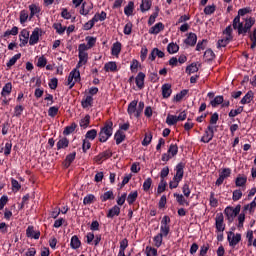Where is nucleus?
I'll return each instance as SVG.
<instances>
[{
  "instance_id": "24",
  "label": "nucleus",
  "mask_w": 256,
  "mask_h": 256,
  "mask_svg": "<svg viewBox=\"0 0 256 256\" xmlns=\"http://www.w3.org/2000/svg\"><path fill=\"white\" fill-rule=\"evenodd\" d=\"M19 59H21V53H18L16 55H14L8 62H7V67L8 69H11L13 67V65H15L17 63V61H19Z\"/></svg>"
},
{
  "instance_id": "49",
  "label": "nucleus",
  "mask_w": 256,
  "mask_h": 256,
  "mask_svg": "<svg viewBox=\"0 0 256 256\" xmlns=\"http://www.w3.org/2000/svg\"><path fill=\"white\" fill-rule=\"evenodd\" d=\"M95 201V195L89 194L86 197H84L83 203L84 205H91V203H94Z\"/></svg>"
},
{
  "instance_id": "5",
  "label": "nucleus",
  "mask_w": 256,
  "mask_h": 256,
  "mask_svg": "<svg viewBox=\"0 0 256 256\" xmlns=\"http://www.w3.org/2000/svg\"><path fill=\"white\" fill-rule=\"evenodd\" d=\"M224 220L225 218L223 216V213L216 214L215 225H216L217 231H219L220 233H223V231H225Z\"/></svg>"
},
{
  "instance_id": "14",
  "label": "nucleus",
  "mask_w": 256,
  "mask_h": 256,
  "mask_svg": "<svg viewBox=\"0 0 256 256\" xmlns=\"http://www.w3.org/2000/svg\"><path fill=\"white\" fill-rule=\"evenodd\" d=\"M37 43H39V28L34 29L29 40V45H37Z\"/></svg>"
},
{
  "instance_id": "29",
  "label": "nucleus",
  "mask_w": 256,
  "mask_h": 256,
  "mask_svg": "<svg viewBox=\"0 0 256 256\" xmlns=\"http://www.w3.org/2000/svg\"><path fill=\"white\" fill-rule=\"evenodd\" d=\"M119 53H121V42H116L112 46V55L119 57Z\"/></svg>"
},
{
  "instance_id": "52",
  "label": "nucleus",
  "mask_w": 256,
  "mask_h": 256,
  "mask_svg": "<svg viewBox=\"0 0 256 256\" xmlns=\"http://www.w3.org/2000/svg\"><path fill=\"white\" fill-rule=\"evenodd\" d=\"M19 28L17 26H14L11 30H7L4 32V37H9V35H18Z\"/></svg>"
},
{
  "instance_id": "57",
  "label": "nucleus",
  "mask_w": 256,
  "mask_h": 256,
  "mask_svg": "<svg viewBox=\"0 0 256 256\" xmlns=\"http://www.w3.org/2000/svg\"><path fill=\"white\" fill-rule=\"evenodd\" d=\"M153 139V135H151V133L149 134H145V137L142 141V145L144 147H147V145H149V143H151V140Z\"/></svg>"
},
{
  "instance_id": "60",
  "label": "nucleus",
  "mask_w": 256,
  "mask_h": 256,
  "mask_svg": "<svg viewBox=\"0 0 256 256\" xmlns=\"http://www.w3.org/2000/svg\"><path fill=\"white\" fill-rule=\"evenodd\" d=\"M219 176L222 177L223 179H227V177L231 176V170L229 168H224L220 172Z\"/></svg>"
},
{
  "instance_id": "27",
  "label": "nucleus",
  "mask_w": 256,
  "mask_h": 256,
  "mask_svg": "<svg viewBox=\"0 0 256 256\" xmlns=\"http://www.w3.org/2000/svg\"><path fill=\"white\" fill-rule=\"evenodd\" d=\"M136 113H137V100H134L128 105V114L135 115Z\"/></svg>"
},
{
  "instance_id": "25",
  "label": "nucleus",
  "mask_w": 256,
  "mask_h": 256,
  "mask_svg": "<svg viewBox=\"0 0 256 256\" xmlns=\"http://www.w3.org/2000/svg\"><path fill=\"white\" fill-rule=\"evenodd\" d=\"M152 2L151 0H142V3L140 5V9L142 13H145V11H149L151 9Z\"/></svg>"
},
{
  "instance_id": "2",
  "label": "nucleus",
  "mask_w": 256,
  "mask_h": 256,
  "mask_svg": "<svg viewBox=\"0 0 256 256\" xmlns=\"http://www.w3.org/2000/svg\"><path fill=\"white\" fill-rule=\"evenodd\" d=\"M224 213L229 221V223H233L235 217L241 213V205H237L234 209L233 207H227L224 210Z\"/></svg>"
},
{
  "instance_id": "26",
  "label": "nucleus",
  "mask_w": 256,
  "mask_h": 256,
  "mask_svg": "<svg viewBox=\"0 0 256 256\" xmlns=\"http://www.w3.org/2000/svg\"><path fill=\"white\" fill-rule=\"evenodd\" d=\"M70 246L72 249H79V247H81V240H79V237L73 236L71 238Z\"/></svg>"
},
{
  "instance_id": "4",
  "label": "nucleus",
  "mask_w": 256,
  "mask_h": 256,
  "mask_svg": "<svg viewBox=\"0 0 256 256\" xmlns=\"http://www.w3.org/2000/svg\"><path fill=\"white\" fill-rule=\"evenodd\" d=\"M233 29L238 31V35H245V26H243V22H241V18L236 16L232 23Z\"/></svg>"
},
{
  "instance_id": "39",
  "label": "nucleus",
  "mask_w": 256,
  "mask_h": 256,
  "mask_svg": "<svg viewBox=\"0 0 256 256\" xmlns=\"http://www.w3.org/2000/svg\"><path fill=\"white\" fill-rule=\"evenodd\" d=\"M138 193L137 191L131 192L128 197H127V201L129 203V205H133L135 203V201H137V197H138Z\"/></svg>"
},
{
  "instance_id": "43",
  "label": "nucleus",
  "mask_w": 256,
  "mask_h": 256,
  "mask_svg": "<svg viewBox=\"0 0 256 256\" xmlns=\"http://www.w3.org/2000/svg\"><path fill=\"white\" fill-rule=\"evenodd\" d=\"M86 41H87L88 49H91V48L95 47V43H97V38H95L93 36H87Z\"/></svg>"
},
{
  "instance_id": "42",
  "label": "nucleus",
  "mask_w": 256,
  "mask_h": 256,
  "mask_svg": "<svg viewBox=\"0 0 256 256\" xmlns=\"http://www.w3.org/2000/svg\"><path fill=\"white\" fill-rule=\"evenodd\" d=\"M225 38L226 39H230L231 41H233V28L231 27V25H229L228 27H226V29L223 31Z\"/></svg>"
},
{
  "instance_id": "37",
  "label": "nucleus",
  "mask_w": 256,
  "mask_h": 256,
  "mask_svg": "<svg viewBox=\"0 0 256 256\" xmlns=\"http://www.w3.org/2000/svg\"><path fill=\"white\" fill-rule=\"evenodd\" d=\"M199 71V67H197V63H192L186 67V73L191 75V73H197Z\"/></svg>"
},
{
  "instance_id": "21",
  "label": "nucleus",
  "mask_w": 256,
  "mask_h": 256,
  "mask_svg": "<svg viewBox=\"0 0 256 256\" xmlns=\"http://www.w3.org/2000/svg\"><path fill=\"white\" fill-rule=\"evenodd\" d=\"M12 89H13V85L11 84V82L6 83L1 92L2 97L11 95Z\"/></svg>"
},
{
  "instance_id": "30",
  "label": "nucleus",
  "mask_w": 256,
  "mask_h": 256,
  "mask_svg": "<svg viewBox=\"0 0 256 256\" xmlns=\"http://www.w3.org/2000/svg\"><path fill=\"white\" fill-rule=\"evenodd\" d=\"M69 147V139L67 138H62L57 142V149H65Z\"/></svg>"
},
{
  "instance_id": "47",
  "label": "nucleus",
  "mask_w": 256,
  "mask_h": 256,
  "mask_svg": "<svg viewBox=\"0 0 256 256\" xmlns=\"http://www.w3.org/2000/svg\"><path fill=\"white\" fill-rule=\"evenodd\" d=\"M207 48V39H203L201 42L197 43L196 51H205Z\"/></svg>"
},
{
  "instance_id": "12",
  "label": "nucleus",
  "mask_w": 256,
  "mask_h": 256,
  "mask_svg": "<svg viewBox=\"0 0 256 256\" xmlns=\"http://www.w3.org/2000/svg\"><path fill=\"white\" fill-rule=\"evenodd\" d=\"M171 93H173V90H171V84H164L162 85V96L164 99H169L171 97Z\"/></svg>"
},
{
  "instance_id": "48",
  "label": "nucleus",
  "mask_w": 256,
  "mask_h": 256,
  "mask_svg": "<svg viewBox=\"0 0 256 256\" xmlns=\"http://www.w3.org/2000/svg\"><path fill=\"white\" fill-rule=\"evenodd\" d=\"M53 28L56 30V32L59 35H63V33H65V27H63V25H61V23H54L53 24Z\"/></svg>"
},
{
  "instance_id": "11",
  "label": "nucleus",
  "mask_w": 256,
  "mask_h": 256,
  "mask_svg": "<svg viewBox=\"0 0 256 256\" xmlns=\"http://www.w3.org/2000/svg\"><path fill=\"white\" fill-rule=\"evenodd\" d=\"M136 85L138 89H143L145 86V73L139 72L138 75L136 76Z\"/></svg>"
},
{
  "instance_id": "15",
  "label": "nucleus",
  "mask_w": 256,
  "mask_h": 256,
  "mask_svg": "<svg viewBox=\"0 0 256 256\" xmlns=\"http://www.w3.org/2000/svg\"><path fill=\"white\" fill-rule=\"evenodd\" d=\"M26 235L31 239H39V237H41V232H35V230H33V226H29L26 230Z\"/></svg>"
},
{
  "instance_id": "62",
  "label": "nucleus",
  "mask_w": 256,
  "mask_h": 256,
  "mask_svg": "<svg viewBox=\"0 0 256 256\" xmlns=\"http://www.w3.org/2000/svg\"><path fill=\"white\" fill-rule=\"evenodd\" d=\"M241 197H243V192H241V190H235L233 192V196H232L233 201H239Z\"/></svg>"
},
{
  "instance_id": "56",
  "label": "nucleus",
  "mask_w": 256,
  "mask_h": 256,
  "mask_svg": "<svg viewBox=\"0 0 256 256\" xmlns=\"http://www.w3.org/2000/svg\"><path fill=\"white\" fill-rule=\"evenodd\" d=\"M210 205L211 207H217L219 205V201L215 198V192L210 193Z\"/></svg>"
},
{
  "instance_id": "16",
  "label": "nucleus",
  "mask_w": 256,
  "mask_h": 256,
  "mask_svg": "<svg viewBox=\"0 0 256 256\" xmlns=\"http://www.w3.org/2000/svg\"><path fill=\"white\" fill-rule=\"evenodd\" d=\"M163 29H165V26L163 25V23L159 22L155 26L150 28L149 33L150 35H157L158 33H161Z\"/></svg>"
},
{
  "instance_id": "51",
  "label": "nucleus",
  "mask_w": 256,
  "mask_h": 256,
  "mask_svg": "<svg viewBox=\"0 0 256 256\" xmlns=\"http://www.w3.org/2000/svg\"><path fill=\"white\" fill-rule=\"evenodd\" d=\"M223 103V96H216L214 100L210 102L212 107H217V105H221Z\"/></svg>"
},
{
  "instance_id": "13",
  "label": "nucleus",
  "mask_w": 256,
  "mask_h": 256,
  "mask_svg": "<svg viewBox=\"0 0 256 256\" xmlns=\"http://www.w3.org/2000/svg\"><path fill=\"white\" fill-rule=\"evenodd\" d=\"M121 213V208L117 205H115L114 207H112L107 214L108 219H113V217H119Z\"/></svg>"
},
{
  "instance_id": "33",
  "label": "nucleus",
  "mask_w": 256,
  "mask_h": 256,
  "mask_svg": "<svg viewBox=\"0 0 256 256\" xmlns=\"http://www.w3.org/2000/svg\"><path fill=\"white\" fill-rule=\"evenodd\" d=\"M167 51L168 53H170V55H173L174 53H177L179 51V45L172 42L168 44Z\"/></svg>"
},
{
  "instance_id": "58",
  "label": "nucleus",
  "mask_w": 256,
  "mask_h": 256,
  "mask_svg": "<svg viewBox=\"0 0 256 256\" xmlns=\"http://www.w3.org/2000/svg\"><path fill=\"white\" fill-rule=\"evenodd\" d=\"M97 137V130L92 129L86 133V139L93 141Z\"/></svg>"
},
{
  "instance_id": "53",
  "label": "nucleus",
  "mask_w": 256,
  "mask_h": 256,
  "mask_svg": "<svg viewBox=\"0 0 256 256\" xmlns=\"http://www.w3.org/2000/svg\"><path fill=\"white\" fill-rule=\"evenodd\" d=\"M143 109H145V103L139 102L138 108H136V113L134 114L135 117H140L141 113H143Z\"/></svg>"
},
{
  "instance_id": "18",
  "label": "nucleus",
  "mask_w": 256,
  "mask_h": 256,
  "mask_svg": "<svg viewBox=\"0 0 256 256\" xmlns=\"http://www.w3.org/2000/svg\"><path fill=\"white\" fill-rule=\"evenodd\" d=\"M79 62L77 64V67H81V64L85 65L89 59V54L87 52H79Z\"/></svg>"
},
{
  "instance_id": "19",
  "label": "nucleus",
  "mask_w": 256,
  "mask_h": 256,
  "mask_svg": "<svg viewBox=\"0 0 256 256\" xmlns=\"http://www.w3.org/2000/svg\"><path fill=\"white\" fill-rule=\"evenodd\" d=\"M253 91H248L247 94L241 99L240 103L242 105H247V103H250L251 101H253Z\"/></svg>"
},
{
  "instance_id": "9",
  "label": "nucleus",
  "mask_w": 256,
  "mask_h": 256,
  "mask_svg": "<svg viewBox=\"0 0 256 256\" xmlns=\"http://www.w3.org/2000/svg\"><path fill=\"white\" fill-rule=\"evenodd\" d=\"M29 43V31L23 29L20 33V47H25Z\"/></svg>"
},
{
  "instance_id": "10",
  "label": "nucleus",
  "mask_w": 256,
  "mask_h": 256,
  "mask_svg": "<svg viewBox=\"0 0 256 256\" xmlns=\"http://www.w3.org/2000/svg\"><path fill=\"white\" fill-rule=\"evenodd\" d=\"M185 168V166L183 165V162H180L177 164L176 166V174L174 175V179H178V181H181V179H183V169Z\"/></svg>"
},
{
  "instance_id": "32",
  "label": "nucleus",
  "mask_w": 256,
  "mask_h": 256,
  "mask_svg": "<svg viewBox=\"0 0 256 256\" xmlns=\"http://www.w3.org/2000/svg\"><path fill=\"white\" fill-rule=\"evenodd\" d=\"M247 183V177L245 176H238L235 180L236 187H244Z\"/></svg>"
},
{
  "instance_id": "54",
  "label": "nucleus",
  "mask_w": 256,
  "mask_h": 256,
  "mask_svg": "<svg viewBox=\"0 0 256 256\" xmlns=\"http://www.w3.org/2000/svg\"><path fill=\"white\" fill-rule=\"evenodd\" d=\"M151 185H153V180L151 178H147L143 183V190L149 191V189H151Z\"/></svg>"
},
{
  "instance_id": "63",
  "label": "nucleus",
  "mask_w": 256,
  "mask_h": 256,
  "mask_svg": "<svg viewBox=\"0 0 256 256\" xmlns=\"http://www.w3.org/2000/svg\"><path fill=\"white\" fill-rule=\"evenodd\" d=\"M146 255L147 256H157V249L147 246L146 247Z\"/></svg>"
},
{
  "instance_id": "38",
  "label": "nucleus",
  "mask_w": 256,
  "mask_h": 256,
  "mask_svg": "<svg viewBox=\"0 0 256 256\" xmlns=\"http://www.w3.org/2000/svg\"><path fill=\"white\" fill-rule=\"evenodd\" d=\"M104 69L107 72H109V71L115 72V71H117V63L108 62V63L105 64Z\"/></svg>"
},
{
  "instance_id": "8",
  "label": "nucleus",
  "mask_w": 256,
  "mask_h": 256,
  "mask_svg": "<svg viewBox=\"0 0 256 256\" xmlns=\"http://www.w3.org/2000/svg\"><path fill=\"white\" fill-rule=\"evenodd\" d=\"M186 45H190V47H195L197 45V34L189 33L187 38L184 40Z\"/></svg>"
},
{
  "instance_id": "50",
  "label": "nucleus",
  "mask_w": 256,
  "mask_h": 256,
  "mask_svg": "<svg viewBox=\"0 0 256 256\" xmlns=\"http://www.w3.org/2000/svg\"><path fill=\"white\" fill-rule=\"evenodd\" d=\"M189 93V90H182L180 93L176 94V96L174 97V101H181L183 99V97H185L187 94Z\"/></svg>"
},
{
  "instance_id": "34",
  "label": "nucleus",
  "mask_w": 256,
  "mask_h": 256,
  "mask_svg": "<svg viewBox=\"0 0 256 256\" xmlns=\"http://www.w3.org/2000/svg\"><path fill=\"white\" fill-rule=\"evenodd\" d=\"M204 59H206V61H213L215 59V52H213L212 49H207L204 52Z\"/></svg>"
},
{
  "instance_id": "20",
  "label": "nucleus",
  "mask_w": 256,
  "mask_h": 256,
  "mask_svg": "<svg viewBox=\"0 0 256 256\" xmlns=\"http://www.w3.org/2000/svg\"><path fill=\"white\" fill-rule=\"evenodd\" d=\"M255 25V19L249 18L246 19L244 24V35L251 30V28Z\"/></svg>"
},
{
  "instance_id": "46",
  "label": "nucleus",
  "mask_w": 256,
  "mask_h": 256,
  "mask_svg": "<svg viewBox=\"0 0 256 256\" xmlns=\"http://www.w3.org/2000/svg\"><path fill=\"white\" fill-rule=\"evenodd\" d=\"M178 121L179 120L177 119V116H175V115H168L166 118L167 125H176V123Z\"/></svg>"
},
{
  "instance_id": "1",
  "label": "nucleus",
  "mask_w": 256,
  "mask_h": 256,
  "mask_svg": "<svg viewBox=\"0 0 256 256\" xmlns=\"http://www.w3.org/2000/svg\"><path fill=\"white\" fill-rule=\"evenodd\" d=\"M113 135V122L107 121L104 124V127L101 128L99 132V141L100 143H105L109 140V137Z\"/></svg>"
},
{
  "instance_id": "35",
  "label": "nucleus",
  "mask_w": 256,
  "mask_h": 256,
  "mask_svg": "<svg viewBox=\"0 0 256 256\" xmlns=\"http://www.w3.org/2000/svg\"><path fill=\"white\" fill-rule=\"evenodd\" d=\"M81 105L84 109H87V107H91V105H93V97L87 96L84 100H82Z\"/></svg>"
},
{
  "instance_id": "59",
  "label": "nucleus",
  "mask_w": 256,
  "mask_h": 256,
  "mask_svg": "<svg viewBox=\"0 0 256 256\" xmlns=\"http://www.w3.org/2000/svg\"><path fill=\"white\" fill-rule=\"evenodd\" d=\"M155 247H159L163 243V234H158L154 237Z\"/></svg>"
},
{
  "instance_id": "44",
  "label": "nucleus",
  "mask_w": 256,
  "mask_h": 256,
  "mask_svg": "<svg viewBox=\"0 0 256 256\" xmlns=\"http://www.w3.org/2000/svg\"><path fill=\"white\" fill-rule=\"evenodd\" d=\"M229 43H231V39L224 37L223 39L218 40L217 47H218V49L221 47H227V45H229Z\"/></svg>"
},
{
  "instance_id": "45",
  "label": "nucleus",
  "mask_w": 256,
  "mask_h": 256,
  "mask_svg": "<svg viewBox=\"0 0 256 256\" xmlns=\"http://www.w3.org/2000/svg\"><path fill=\"white\" fill-rule=\"evenodd\" d=\"M165 189H167V182L165 180H161L157 188L158 195H161Z\"/></svg>"
},
{
  "instance_id": "31",
  "label": "nucleus",
  "mask_w": 256,
  "mask_h": 256,
  "mask_svg": "<svg viewBox=\"0 0 256 256\" xmlns=\"http://www.w3.org/2000/svg\"><path fill=\"white\" fill-rule=\"evenodd\" d=\"M135 7V4L133 1H130L128 5L124 8V13L127 15V17H130V15H133V9Z\"/></svg>"
},
{
  "instance_id": "22",
  "label": "nucleus",
  "mask_w": 256,
  "mask_h": 256,
  "mask_svg": "<svg viewBox=\"0 0 256 256\" xmlns=\"http://www.w3.org/2000/svg\"><path fill=\"white\" fill-rule=\"evenodd\" d=\"M76 155L77 153L73 152L66 156V159L64 161V167H66V169L71 165L72 161H75Z\"/></svg>"
},
{
  "instance_id": "64",
  "label": "nucleus",
  "mask_w": 256,
  "mask_h": 256,
  "mask_svg": "<svg viewBox=\"0 0 256 256\" xmlns=\"http://www.w3.org/2000/svg\"><path fill=\"white\" fill-rule=\"evenodd\" d=\"M47 65V58L41 56L38 58L37 67H45Z\"/></svg>"
},
{
  "instance_id": "40",
  "label": "nucleus",
  "mask_w": 256,
  "mask_h": 256,
  "mask_svg": "<svg viewBox=\"0 0 256 256\" xmlns=\"http://www.w3.org/2000/svg\"><path fill=\"white\" fill-rule=\"evenodd\" d=\"M177 153H179V147H177L176 144H171L169 149H168V154L171 157H175V155H177Z\"/></svg>"
},
{
  "instance_id": "28",
  "label": "nucleus",
  "mask_w": 256,
  "mask_h": 256,
  "mask_svg": "<svg viewBox=\"0 0 256 256\" xmlns=\"http://www.w3.org/2000/svg\"><path fill=\"white\" fill-rule=\"evenodd\" d=\"M89 123H91V116L86 115L80 120V127H82V129H87L89 127Z\"/></svg>"
},
{
  "instance_id": "3",
  "label": "nucleus",
  "mask_w": 256,
  "mask_h": 256,
  "mask_svg": "<svg viewBox=\"0 0 256 256\" xmlns=\"http://www.w3.org/2000/svg\"><path fill=\"white\" fill-rule=\"evenodd\" d=\"M81 79V72L77 68L72 70L68 76L67 85H69V89H73L75 87V83Z\"/></svg>"
},
{
  "instance_id": "23",
  "label": "nucleus",
  "mask_w": 256,
  "mask_h": 256,
  "mask_svg": "<svg viewBox=\"0 0 256 256\" xmlns=\"http://www.w3.org/2000/svg\"><path fill=\"white\" fill-rule=\"evenodd\" d=\"M30 9V19H33L35 15H38V13H41V8L39 6L32 4L29 6Z\"/></svg>"
},
{
  "instance_id": "17",
  "label": "nucleus",
  "mask_w": 256,
  "mask_h": 256,
  "mask_svg": "<svg viewBox=\"0 0 256 256\" xmlns=\"http://www.w3.org/2000/svg\"><path fill=\"white\" fill-rule=\"evenodd\" d=\"M114 139L116 141V145H121V143L125 141V133H123L121 130H118L114 135Z\"/></svg>"
},
{
  "instance_id": "55",
  "label": "nucleus",
  "mask_w": 256,
  "mask_h": 256,
  "mask_svg": "<svg viewBox=\"0 0 256 256\" xmlns=\"http://www.w3.org/2000/svg\"><path fill=\"white\" fill-rule=\"evenodd\" d=\"M59 113V107L52 106L48 110L49 117H55Z\"/></svg>"
},
{
  "instance_id": "36",
  "label": "nucleus",
  "mask_w": 256,
  "mask_h": 256,
  "mask_svg": "<svg viewBox=\"0 0 256 256\" xmlns=\"http://www.w3.org/2000/svg\"><path fill=\"white\" fill-rule=\"evenodd\" d=\"M101 201H109V199H115V195L113 194V191H107L103 195L100 196Z\"/></svg>"
},
{
  "instance_id": "7",
  "label": "nucleus",
  "mask_w": 256,
  "mask_h": 256,
  "mask_svg": "<svg viewBox=\"0 0 256 256\" xmlns=\"http://www.w3.org/2000/svg\"><path fill=\"white\" fill-rule=\"evenodd\" d=\"M228 241L230 247H235L241 241V234H236L233 232L228 233Z\"/></svg>"
},
{
  "instance_id": "6",
  "label": "nucleus",
  "mask_w": 256,
  "mask_h": 256,
  "mask_svg": "<svg viewBox=\"0 0 256 256\" xmlns=\"http://www.w3.org/2000/svg\"><path fill=\"white\" fill-rule=\"evenodd\" d=\"M215 137V130L212 125H209L205 130L204 137L201 138L202 143H209Z\"/></svg>"
},
{
  "instance_id": "41",
  "label": "nucleus",
  "mask_w": 256,
  "mask_h": 256,
  "mask_svg": "<svg viewBox=\"0 0 256 256\" xmlns=\"http://www.w3.org/2000/svg\"><path fill=\"white\" fill-rule=\"evenodd\" d=\"M75 129H77V124L76 123H72L70 126H67L64 129L63 135H71V133H73V131H75Z\"/></svg>"
},
{
  "instance_id": "61",
  "label": "nucleus",
  "mask_w": 256,
  "mask_h": 256,
  "mask_svg": "<svg viewBox=\"0 0 256 256\" xmlns=\"http://www.w3.org/2000/svg\"><path fill=\"white\" fill-rule=\"evenodd\" d=\"M204 13L205 15H213V13H215V5L206 6L204 8Z\"/></svg>"
}]
</instances>
